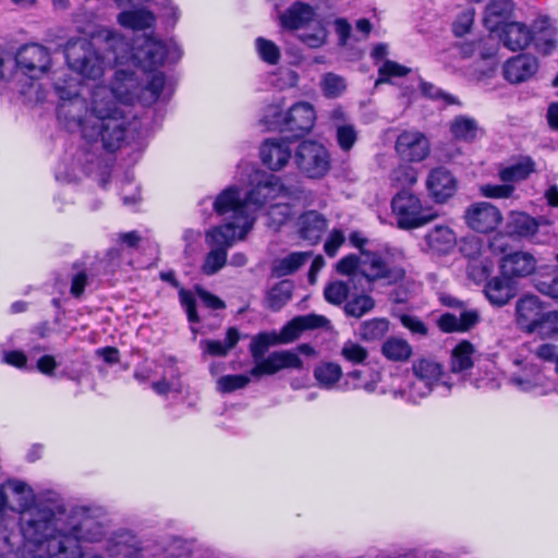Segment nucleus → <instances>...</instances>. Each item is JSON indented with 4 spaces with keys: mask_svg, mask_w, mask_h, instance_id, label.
<instances>
[{
    "mask_svg": "<svg viewBox=\"0 0 558 558\" xmlns=\"http://www.w3.org/2000/svg\"><path fill=\"white\" fill-rule=\"evenodd\" d=\"M22 510L20 529L25 545L37 547V551L51 553L57 558H83L81 542L96 543L104 537V526L89 519L82 520L69 531L58 526V514L66 508L57 493L49 492L44 499Z\"/></svg>",
    "mask_w": 558,
    "mask_h": 558,
    "instance_id": "obj_1",
    "label": "nucleus"
},
{
    "mask_svg": "<svg viewBox=\"0 0 558 558\" xmlns=\"http://www.w3.org/2000/svg\"><path fill=\"white\" fill-rule=\"evenodd\" d=\"M76 128L87 142L100 143L108 153L120 149L126 137L123 112L113 101H108L101 107V104L95 100L89 117Z\"/></svg>",
    "mask_w": 558,
    "mask_h": 558,
    "instance_id": "obj_2",
    "label": "nucleus"
},
{
    "mask_svg": "<svg viewBox=\"0 0 558 558\" xmlns=\"http://www.w3.org/2000/svg\"><path fill=\"white\" fill-rule=\"evenodd\" d=\"M303 191L299 185H287L272 173L256 172L250 179V189L244 196L247 210L256 211L268 201L278 196L298 197Z\"/></svg>",
    "mask_w": 558,
    "mask_h": 558,
    "instance_id": "obj_3",
    "label": "nucleus"
},
{
    "mask_svg": "<svg viewBox=\"0 0 558 558\" xmlns=\"http://www.w3.org/2000/svg\"><path fill=\"white\" fill-rule=\"evenodd\" d=\"M51 57L49 50L39 44L22 46L14 57L8 54V71L11 80L20 73L29 80H38L49 71Z\"/></svg>",
    "mask_w": 558,
    "mask_h": 558,
    "instance_id": "obj_4",
    "label": "nucleus"
},
{
    "mask_svg": "<svg viewBox=\"0 0 558 558\" xmlns=\"http://www.w3.org/2000/svg\"><path fill=\"white\" fill-rule=\"evenodd\" d=\"M182 50L177 45H168L153 36H144L142 44L133 47L132 58L135 64L145 72H154L168 60L178 62Z\"/></svg>",
    "mask_w": 558,
    "mask_h": 558,
    "instance_id": "obj_5",
    "label": "nucleus"
},
{
    "mask_svg": "<svg viewBox=\"0 0 558 558\" xmlns=\"http://www.w3.org/2000/svg\"><path fill=\"white\" fill-rule=\"evenodd\" d=\"M517 320L527 332L549 331L551 325H558V312L547 311L544 303L534 294H525L517 301Z\"/></svg>",
    "mask_w": 558,
    "mask_h": 558,
    "instance_id": "obj_6",
    "label": "nucleus"
},
{
    "mask_svg": "<svg viewBox=\"0 0 558 558\" xmlns=\"http://www.w3.org/2000/svg\"><path fill=\"white\" fill-rule=\"evenodd\" d=\"M54 90L59 97L58 119L64 121L68 128H76L88 112L86 100L80 95L76 80L70 77L64 80L63 84L54 83Z\"/></svg>",
    "mask_w": 558,
    "mask_h": 558,
    "instance_id": "obj_7",
    "label": "nucleus"
},
{
    "mask_svg": "<svg viewBox=\"0 0 558 558\" xmlns=\"http://www.w3.org/2000/svg\"><path fill=\"white\" fill-rule=\"evenodd\" d=\"M65 60L71 70L90 80L104 74V58L95 51L93 44L86 39L69 43L65 47Z\"/></svg>",
    "mask_w": 558,
    "mask_h": 558,
    "instance_id": "obj_8",
    "label": "nucleus"
},
{
    "mask_svg": "<svg viewBox=\"0 0 558 558\" xmlns=\"http://www.w3.org/2000/svg\"><path fill=\"white\" fill-rule=\"evenodd\" d=\"M391 208L397 218V226L403 230L418 228L434 218V215L423 209L421 199L405 189L392 197Z\"/></svg>",
    "mask_w": 558,
    "mask_h": 558,
    "instance_id": "obj_9",
    "label": "nucleus"
},
{
    "mask_svg": "<svg viewBox=\"0 0 558 558\" xmlns=\"http://www.w3.org/2000/svg\"><path fill=\"white\" fill-rule=\"evenodd\" d=\"M298 168L311 179H320L330 169V155L327 148L315 141H303L294 155Z\"/></svg>",
    "mask_w": 558,
    "mask_h": 558,
    "instance_id": "obj_10",
    "label": "nucleus"
},
{
    "mask_svg": "<svg viewBox=\"0 0 558 558\" xmlns=\"http://www.w3.org/2000/svg\"><path fill=\"white\" fill-rule=\"evenodd\" d=\"M314 107L306 101H299L287 111L283 134L289 141H295L311 132L315 124Z\"/></svg>",
    "mask_w": 558,
    "mask_h": 558,
    "instance_id": "obj_11",
    "label": "nucleus"
},
{
    "mask_svg": "<svg viewBox=\"0 0 558 558\" xmlns=\"http://www.w3.org/2000/svg\"><path fill=\"white\" fill-rule=\"evenodd\" d=\"M465 223L478 233L494 231L502 220L500 210L487 202H480L470 205L463 216Z\"/></svg>",
    "mask_w": 558,
    "mask_h": 558,
    "instance_id": "obj_12",
    "label": "nucleus"
},
{
    "mask_svg": "<svg viewBox=\"0 0 558 558\" xmlns=\"http://www.w3.org/2000/svg\"><path fill=\"white\" fill-rule=\"evenodd\" d=\"M254 219L240 217L239 221H227L206 232V243L211 247H222L228 251L236 236L243 238L253 227Z\"/></svg>",
    "mask_w": 558,
    "mask_h": 558,
    "instance_id": "obj_13",
    "label": "nucleus"
},
{
    "mask_svg": "<svg viewBox=\"0 0 558 558\" xmlns=\"http://www.w3.org/2000/svg\"><path fill=\"white\" fill-rule=\"evenodd\" d=\"M412 371L415 381L411 386V392L420 397L429 395L442 376V365L433 359L423 357L414 361Z\"/></svg>",
    "mask_w": 558,
    "mask_h": 558,
    "instance_id": "obj_14",
    "label": "nucleus"
},
{
    "mask_svg": "<svg viewBox=\"0 0 558 558\" xmlns=\"http://www.w3.org/2000/svg\"><path fill=\"white\" fill-rule=\"evenodd\" d=\"M426 189L435 203L444 204L457 193L458 180L449 169L439 166L429 171Z\"/></svg>",
    "mask_w": 558,
    "mask_h": 558,
    "instance_id": "obj_15",
    "label": "nucleus"
},
{
    "mask_svg": "<svg viewBox=\"0 0 558 558\" xmlns=\"http://www.w3.org/2000/svg\"><path fill=\"white\" fill-rule=\"evenodd\" d=\"M398 156L407 162H420L429 155V142L427 137L415 131L401 132L396 141Z\"/></svg>",
    "mask_w": 558,
    "mask_h": 558,
    "instance_id": "obj_16",
    "label": "nucleus"
},
{
    "mask_svg": "<svg viewBox=\"0 0 558 558\" xmlns=\"http://www.w3.org/2000/svg\"><path fill=\"white\" fill-rule=\"evenodd\" d=\"M302 367L303 362L296 353L288 350L274 351L267 357L256 362L250 371V375L260 377L263 375H274L284 368L300 369Z\"/></svg>",
    "mask_w": 558,
    "mask_h": 558,
    "instance_id": "obj_17",
    "label": "nucleus"
},
{
    "mask_svg": "<svg viewBox=\"0 0 558 558\" xmlns=\"http://www.w3.org/2000/svg\"><path fill=\"white\" fill-rule=\"evenodd\" d=\"M213 206L217 215H229L228 221H239L240 217L253 219L247 213L248 210L244 198H240V189L234 185L225 189L216 197Z\"/></svg>",
    "mask_w": 558,
    "mask_h": 558,
    "instance_id": "obj_18",
    "label": "nucleus"
},
{
    "mask_svg": "<svg viewBox=\"0 0 558 558\" xmlns=\"http://www.w3.org/2000/svg\"><path fill=\"white\" fill-rule=\"evenodd\" d=\"M289 141L284 138H267L259 148L262 163L272 171L282 169L292 156Z\"/></svg>",
    "mask_w": 558,
    "mask_h": 558,
    "instance_id": "obj_19",
    "label": "nucleus"
},
{
    "mask_svg": "<svg viewBox=\"0 0 558 558\" xmlns=\"http://www.w3.org/2000/svg\"><path fill=\"white\" fill-rule=\"evenodd\" d=\"M481 322L480 312L476 308L464 306L459 314L444 313L437 319L438 328L446 333L468 332Z\"/></svg>",
    "mask_w": 558,
    "mask_h": 558,
    "instance_id": "obj_20",
    "label": "nucleus"
},
{
    "mask_svg": "<svg viewBox=\"0 0 558 558\" xmlns=\"http://www.w3.org/2000/svg\"><path fill=\"white\" fill-rule=\"evenodd\" d=\"M538 70V60L530 53H520L510 58L504 64L505 80L512 84H519L530 80Z\"/></svg>",
    "mask_w": 558,
    "mask_h": 558,
    "instance_id": "obj_21",
    "label": "nucleus"
},
{
    "mask_svg": "<svg viewBox=\"0 0 558 558\" xmlns=\"http://www.w3.org/2000/svg\"><path fill=\"white\" fill-rule=\"evenodd\" d=\"M500 41L511 51L523 50L534 39V28L520 22H508L498 31Z\"/></svg>",
    "mask_w": 558,
    "mask_h": 558,
    "instance_id": "obj_22",
    "label": "nucleus"
},
{
    "mask_svg": "<svg viewBox=\"0 0 558 558\" xmlns=\"http://www.w3.org/2000/svg\"><path fill=\"white\" fill-rule=\"evenodd\" d=\"M536 269V259L527 252L517 251L505 255L500 260V272L512 279L534 275Z\"/></svg>",
    "mask_w": 558,
    "mask_h": 558,
    "instance_id": "obj_23",
    "label": "nucleus"
},
{
    "mask_svg": "<svg viewBox=\"0 0 558 558\" xmlns=\"http://www.w3.org/2000/svg\"><path fill=\"white\" fill-rule=\"evenodd\" d=\"M515 282L508 275L493 277L487 280L484 292L490 304L504 306L515 296Z\"/></svg>",
    "mask_w": 558,
    "mask_h": 558,
    "instance_id": "obj_24",
    "label": "nucleus"
},
{
    "mask_svg": "<svg viewBox=\"0 0 558 558\" xmlns=\"http://www.w3.org/2000/svg\"><path fill=\"white\" fill-rule=\"evenodd\" d=\"M299 226L300 236L314 245L326 231L327 219L317 210H307L299 217Z\"/></svg>",
    "mask_w": 558,
    "mask_h": 558,
    "instance_id": "obj_25",
    "label": "nucleus"
},
{
    "mask_svg": "<svg viewBox=\"0 0 558 558\" xmlns=\"http://www.w3.org/2000/svg\"><path fill=\"white\" fill-rule=\"evenodd\" d=\"M312 5L302 1L293 2L280 16V24L290 31L301 29L314 20Z\"/></svg>",
    "mask_w": 558,
    "mask_h": 558,
    "instance_id": "obj_26",
    "label": "nucleus"
},
{
    "mask_svg": "<svg viewBox=\"0 0 558 558\" xmlns=\"http://www.w3.org/2000/svg\"><path fill=\"white\" fill-rule=\"evenodd\" d=\"M512 0H490L485 8L484 25L490 32H497L505 25L513 12Z\"/></svg>",
    "mask_w": 558,
    "mask_h": 558,
    "instance_id": "obj_27",
    "label": "nucleus"
},
{
    "mask_svg": "<svg viewBox=\"0 0 558 558\" xmlns=\"http://www.w3.org/2000/svg\"><path fill=\"white\" fill-rule=\"evenodd\" d=\"M159 277L162 281L168 282L171 287L180 288L179 300L181 306L186 313L189 323L198 324L201 322V317L197 313L196 299L194 293L185 288L180 287V282L175 277L174 270L161 271Z\"/></svg>",
    "mask_w": 558,
    "mask_h": 558,
    "instance_id": "obj_28",
    "label": "nucleus"
},
{
    "mask_svg": "<svg viewBox=\"0 0 558 558\" xmlns=\"http://www.w3.org/2000/svg\"><path fill=\"white\" fill-rule=\"evenodd\" d=\"M425 241L429 250L439 255H446L456 245L457 238L448 226L438 225L426 233Z\"/></svg>",
    "mask_w": 558,
    "mask_h": 558,
    "instance_id": "obj_29",
    "label": "nucleus"
},
{
    "mask_svg": "<svg viewBox=\"0 0 558 558\" xmlns=\"http://www.w3.org/2000/svg\"><path fill=\"white\" fill-rule=\"evenodd\" d=\"M506 233L512 238H529L538 230L536 220L525 213L512 211L505 227Z\"/></svg>",
    "mask_w": 558,
    "mask_h": 558,
    "instance_id": "obj_30",
    "label": "nucleus"
},
{
    "mask_svg": "<svg viewBox=\"0 0 558 558\" xmlns=\"http://www.w3.org/2000/svg\"><path fill=\"white\" fill-rule=\"evenodd\" d=\"M118 22L121 26L133 31H144L155 25L154 13L145 8L125 10L119 13Z\"/></svg>",
    "mask_w": 558,
    "mask_h": 558,
    "instance_id": "obj_31",
    "label": "nucleus"
},
{
    "mask_svg": "<svg viewBox=\"0 0 558 558\" xmlns=\"http://www.w3.org/2000/svg\"><path fill=\"white\" fill-rule=\"evenodd\" d=\"M111 550L114 554L122 555L125 558H141L142 546L136 535L131 531L123 530L114 534L112 538Z\"/></svg>",
    "mask_w": 558,
    "mask_h": 558,
    "instance_id": "obj_32",
    "label": "nucleus"
},
{
    "mask_svg": "<svg viewBox=\"0 0 558 558\" xmlns=\"http://www.w3.org/2000/svg\"><path fill=\"white\" fill-rule=\"evenodd\" d=\"M293 289L292 280H280L267 291L266 306L272 312H279L292 299Z\"/></svg>",
    "mask_w": 558,
    "mask_h": 558,
    "instance_id": "obj_33",
    "label": "nucleus"
},
{
    "mask_svg": "<svg viewBox=\"0 0 558 558\" xmlns=\"http://www.w3.org/2000/svg\"><path fill=\"white\" fill-rule=\"evenodd\" d=\"M240 340V332L235 327H229L226 332L225 341L203 339L199 344L204 353L211 356H226L231 349H233Z\"/></svg>",
    "mask_w": 558,
    "mask_h": 558,
    "instance_id": "obj_34",
    "label": "nucleus"
},
{
    "mask_svg": "<svg viewBox=\"0 0 558 558\" xmlns=\"http://www.w3.org/2000/svg\"><path fill=\"white\" fill-rule=\"evenodd\" d=\"M450 133L460 142L473 143L478 133L483 134L475 119L466 116H458L450 124Z\"/></svg>",
    "mask_w": 558,
    "mask_h": 558,
    "instance_id": "obj_35",
    "label": "nucleus"
},
{
    "mask_svg": "<svg viewBox=\"0 0 558 558\" xmlns=\"http://www.w3.org/2000/svg\"><path fill=\"white\" fill-rule=\"evenodd\" d=\"M369 267L374 271L372 275H365L369 282H374L378 279H388L390 283H397L403 280L405 276L403 268L389 267L380 254L373 256Z\"/></svg>",
    "mask_w": 558,
    "mask_h": 558,
    "instance_id": "obj_36",
    "label": "nucleus"
},
{
    "mask_svg": "<svg viewBox=\"0 0 558 558\" xmlns=\"http://www.w3.org/2000/svg\"><path fill=\"white\" fill-rule=\"evenodd\" d=\"M535 171L534 160L526 156L519 162L505 167L499 171V178L504 183L525 180Z\"/></svg>",
    "mask_w": 558,
    "mask_h": 558,
    "instance_id": "obj_37",
    "label": "nucleus"
},
{
    "mask_svg": "<svg viewBox=\"0 0 558 558\" xmlns=\"http://www.w3.org/2000/svg\"><path fill=\"white\" fill-rule=\"evenodd\" d=\"M533 27V41L536 50L543 54H549L556 47V40L554 38L555 32L550 28L548 19L535 21Z\"/></svg>",
    "mask_w": 558,
    "mask_h": 558,
    "instance_id": "obj_38",
    "label": "nucleus"
},
{
    "mask_svg": "<svg viewBox=\"0 0 558 558\" xmlns=\"http://www.w3.org/2000/svg\"><path fill=\"white\" fill-rule=\"evenodd\" d=\"M474 345L468 341L459 342L451 353V369L453 373H461L473 367Z\"/></svg>",
    "mask_w": 558,
    "mask_h": 558,
    "instance_id": "obj_39",
    "label": "nucleus"
},
{
    "mask_svg": "<svg viewBox=\"0 0 558 558\" xmlns=\"http://www.w3.org/2000/svg\"><path fill=\"white\" fill-rule=\"evenodd\" d=\"M307 253L293 252L288 256L279 259L271 267V277L282 278L298 271L307 260Z\"/></svg>",
    "mask_w": 558,
    "mask_h": 558,
    "instance_id": "obj_40",
    "label": "nucleus"
},
{
    "mask_svg": "<svg viewBox=\"0 0 558 558\" xmlns=\"http://www.w3.org/2000/svg\"><path fill=\"white\" fill-rule=\"evenodd\" d=\"M381 353L390 361L403 362L411 356L412 348L408 341L391 337L383 343Z\"/></svg>",
    "mask_w": 558,
    "mask_h": 558,
    "instance_id": "obj_41",
    "label": "nucleus"
},
{
    "mask_svg": "<svg viewBox=\"0 0 558 558\" xmlns=\"http://www.w3.org/2000/svg\"><path fill=\"white\" fill-rule=\"evenodd\" d=\"M389 329L386 318H373L363 322L359 327V336L363 341H377L385 337Z\"/></svg>",
    "mask_w": 558,
    "mask_h": 558,
    "instance_id": "obj_42",
    "label": "nucleus"
},
{
    "mask_svg": "<svg viewBox=\"0 0 558 558\" xmlns=\"http://www.w3.org/2000/svg\"><path fill=\"white\" fill-rule=\"evenodd\" d=\"M278 344L276 331H264L259 332L252 338L250 343V353L254 363L265 357L266 352L272 345Z\"/></svg>",
    "mask_w": 558,
    "mask_h": 558,
    "instance_id": "obj_43",
    "label": "nucleus"
},
{
    "mask_svg": "<svg viewBox=\"0 0 558 558\" xmlns=\"http://www.w3.org/2000/svg\"><path fill=\"white\" fill-rule=\"evenodd\" d=\"M375 307V300L367 294H359L347 301L343 306L344 314L350 317L361 318Z\"/></svg>",
    "mask_w": 558,
    "mask_h": 558,
    "instance_id": "obj_44",
    "label": "nucleus"
},
{
    "mask_svg": "<svg viewBox=\"0 0 558 558\" xmlns=\"http://www.w3.org/2000/svg\"><path fill=\"white\" fill-rule=\"evenodd\" d=\"M8 486L11 488V490L17 495L19 498V506L22 510H26L29 507L38 504L37 498L34 494V490L23 481L20 480H8L3 484V488Z\"/></svg>",
    "mask_w": 558,
    "mask_h": 558,
    "instance_id": "obj_45",
    "label": "nucleus"
},
{
    "mask_svg": "<svg viewBox=\"0 0 558 558\" xmlns=\"http://www.w3.org/2000/svg\"><path fill=\"white\" fill-rule=\"evenodd\" d=\"M342 376L340 365L332 362L323 363L315 367L314 377L325 388H331Z\"/></svg>",
    "mask_w": 558,
    "mask_h": 558,
    "instance_id": "obj_46",
    "label": "nucleus"
},
{
    "mask_svg": "<svg viewBox=\"0 0 558 558\" xmlns=\"http://www.w3.org/2000/svg\"><path fill=\"white\" fill-rule=\"evenodd\" d=\"M287 111L279 105H269L265 109V113L260 122L268 131H278L283 134L284 120Z\"/></svg>",
    "mask_w": 558,
    "mask_h": 558,
    "instance_id": "obj_47",
    "label": "nucleus"
},
{
    "mask_svg": "<svg viewBox=\"0 0 558 558\" xmlns=\"http://www.w3.org/2000/svg\"><path fill=\"white\" fill-rule=\"evenodd\" d=\"M228 253L222 247L211 248L205 256L201 267L202 272L206 276L217 274L227 264Z\"/></svg>",
    "mask_w": 558,
    "mask_h": 558,
    "instance_id": "obj_48",
    "label": "nucleus"
},
{
    "mask_svg": "<svg viewBox=\"0 0 558 558\" xmlns=\"http://www.w3.org/2000/svg\"><path fill=\"white\" fill-rule=\"evenodd\" d=\"M350 288L344 281L329 282L324 289L325 300L332 305H341L349 296Z\"/></svg>",
    "mask_w": 558,
    "mask_h": 558,
    "instance_id": "obj_49",
    "label": "nucleus"
},
{
    "mask_svg": "<svg viewBox=\"0 0 558 558\" xmlns=\"http://www.w3.org/2000/svg\"><path fill=\"white\" fill-rule=\"evenodd\" d=\"M134 73L125 70H118L114 74V81L112 82V93L120 98L123 102L132 100V95L128 90V84L133 83Z\"/></svg>",
    "mask_w": 558,
    "mask_h": 558,
    "instance_id": "obj_50",
    "label": "nucleus"
},
{
    "mask_svg": "<svg viewBox=\"0 0 558 558\" xmlns=\"http://www.w3.org/2000/svg\"><path fill=\"white\" fill-rule=\"evenodd\" d=\"M255 44L258 54L264 62L271 65L278 64L281 53L279 47L274 41L258 37Z\"/></svg>",
    "mask_w": 558,
    "mask_h": 558,
    "instance_id": "obj_51",
    "label": "nucleus"
},
{
    "mask_svg": "<svg viewBox=\"0 0 558 558\" xmlns=\"http://www.w3.org/2000/svg\"><path fill=\"white\" fill-rule=\"evenodd\" d=\"M328 36V31L322 22H316L311 31H304L300 34V39L310 48L322 47Z\"/></svg>",
    "mask_w": 558,
    "mask_h": 558,
    "instance_id": "obj_52",
    "label": "nucleus"
},
{
    "mask_svg": "<svg viewBox=\"0 0 558 558\" xmlns=\"http://www.w3.org/2000/svg\"><path fill=\"white\" fill-rule=\"evenodd\" d=\"M250 381V376L245 374L223 375L218 379L217 385L220 392L231 393L246 387Z\"/></svg>",
    "mask_w": 558,
    "mask_h": 558,
    "instance_id": "obj_53",
    "label": "nucleus"
},
{
    "mask_svg": "<svg viewBox=\"0 0 558 558\" xmlns=\"http://www.w3.org/2000/svg\"><path fill=\"white\" fill-rule=\"evenodd\" d=\"M324 95L328 98L339 97L347 87L342 76L335 73H327L322 82Z\"/></svg>",
    "mask_w": 558,
    "mask_h": 558,
    "instance_id": "obj_54",
    "label": "nucleus"
},
{
    "mask_svg": "<svg viewBox=\"0 0 558 558\" xmlns=\"http://www.w3.org/2000/svg\"><path fill=\"white\" fill-rule=\"evenodd\" d=\"M483 241L477 236L462 238L459 243V252L469 260L476 262L482 255Z\"/></svg>",
    "mask_w": 558,
    "mask_h": 558,
    "instance_id": "obj_55",
    "label": "nucleus"
},
{
    "mask_svg": "<svg viewBox=\"0 0 558 558\" xmlns=\"http://www.w3.org/2000/svg\"><path fill=\"white\" fill-rule=\"evenodd\" d=\"M410 69L392 60H385L379 68V82H389L391 77H403L410 73Z\"/></svg>",
    "mask_w": 558,
    "mask_h": 558,
    "instance_id": "obj_56",
    "label": "nucleus"
},
{
    "mask_svg": "<svg viewBox=\"0 0 558 558\" xmlns=\"http://www.w3.org/2000/svg\"><path fill=\"white\" fill-rule=\"evenodd\" d=\"M341 354L347 361L354 364L363 363L368 356V352L365 348L351 340L344 342Z\"/></svg>",
    "mask_w": 558,
    "mask_h": 558,
    "instance_id": "obj_57",
    "label": "nucleus"
},
{
    "mask_svg": "<svg viewBox=\"0 0 558 558\" xmlns=\"http://www.w3.org/2000/svg\"><path fill=\"white\" fill-rule=\"evenodd\" d=\"M303 332V328L301 327V323H299L298 316L288 322L277 333V342L278 344L290 343L296 340L301 333Z\"/></svg>",
    "mask_w": 558,
    "mask_h": 558,
    "instance_id": "obj_58",
    "label": "nucleus"
},
{
    "mask_svg": "<svg viewBox=\"0 0 558 558\" xmlns=\"http://www.w3.org/2000/svg\"><path fill=\"white\" fill-rule=\"evenodd\" d=\"M356 140L357 133L352 124H344L337 128V142L342 150H350Z\"/></svg>",
    "mask_w": 558,
    "mask_h": 558,
    "instance_id": "obj_59",
    "label": "nucleus"
},
{
    "mask_svg": "<svg viewBox=\"0 0 558 558\" xmlns=\"http://www.w3.org/2000/svg\"><path fill=\"white\" fill-rule=\"evenodd\" d=\"M514 192V186L505 184H485L481 186V193L488 198H508Z\"/></svg>",
    "mask_w": 558,
    "mask_h": 558,
    "instance_id": "obj_60",
    "label": "nucleus"
},
{
    "mask_svg": "<svg viewBox=\"0 0 558 558\" xmlns=\"http://www.w3.org/2000/svg\"><path fill=\"white\" fill-rule=\"evenodd\" d=\"M391 180L400 185L411 186L417 181V172L411 166H400L392 171Z\"/></svg>",
    "mask_w": 558,
    "mask_h": 558,
    "instance_id": "obj_61",
    "label": "nucleus"
},
{
    "mask_svg": "<svg viewBox=\"0 0 558 558\" xmlns=\"http://www.w3.org/2000/svg\"><path fill=\"white\" fill-rule=\"evenodd\" d=\"M165 83L166 76L162 72H156L151 75L150 80L145 86V92L149 93V104H155L158 101L165 87Z\"/></svg>",
    "mask_w": 558,
    "mask_h": 558,
    "instance_id": "obj_62",
    "label": "nucleus"
},
{
    "mask_svg": "<svg viewBox=\"0 0 558 558\" xmlns=\"http://www.w3.org/2000/svg\"><path fill=\"white\" fill-rule=\"evenodd\" d=\"M498 52V44L496 40L488 36L477 39V56L482 60H493Z\"/></svg>",
    "mask_w": 558,
    "mask_h": 558,
    "instance_id": "obj_63",
    "label": "nucleus"
},
{
    "mask_svg": "<svg viewBox=\"0 0 558 558\" xmlns=\"http://www.w3.org/2000/svg\"><path fill=\"white\" fill-rule=\"evenodd\" d=\"M195 294L201 299L202 303L210 310H223L226 303L217 295L204 289L202 286L194 287Z\"/></svg>",
    "mask_w": 558,
    "mask_h": 558,
    "instance_id": "obj_64",
    "label": "nucleus"
}]
</instances>
